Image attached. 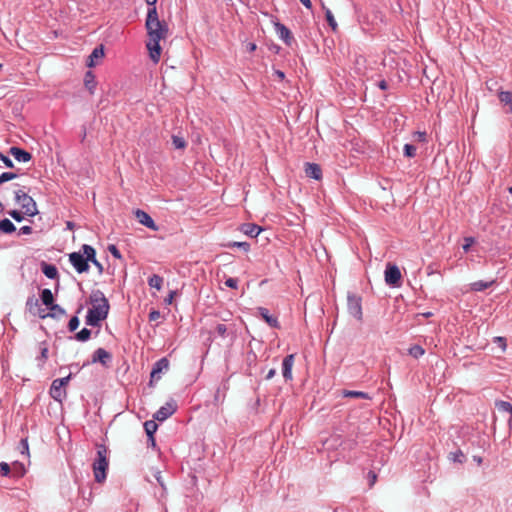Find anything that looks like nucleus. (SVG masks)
I'll return each instance as SVG.
<instances>
[{"label":"nucleus","mask_w":512,"mask_h":512,"mask_svg":"<svg viewBox=\"0 0 512 512\" xmlns=\"http://www.w3.org/2000/svg\"><path fill=\"white\" fill-rule=\"evenodd\" d=\"M90 336H91V331L87 328H83L81 331H79L75 335V338L78 341L84 342V341H87L90 338Z\"/></svg>","instance_id":"c9c22d12"},{"label":"nucleus","mask_w":512,"mask_h":512,"mask_svg":"<svg viewBox=\"0 0 512 512\" xmlns=\"http://www.w3.org/2000/svg\"><path fill=\"white\" fill-rule=\"evenodd\" d=\"M41 300L48 308L54 304V297L50 289H44L41 292Z\"/></svg>","instance_id":"cd10ccee"},{"label":"nucleus","mask_w":512,"mask_h":512,"mask_svg":"<svg viewBox=\"0 0 512 512\" xmlns=\"http://www.w3.org/2000/svg\"><path fill=\"white\" fill-rule=\"evenodd\" d=\"M305 173L307 177L315 180H320L322 178L321 167L316 163H306Z\"/></svg>","instance_id":"2eb2a0df"},{"label":"nucleus","mask_w":512,"mask_h":512,"mask_svg":"<svg viewBox=\"0 0 512 512\" xmlns=\"http://www.w3.org/2000/svg\"><path fill=\"white\" fill-rule=\"evenodd\" d=\"M496 341L501 345L502 349L506 348V341L503 337H496Z\"/></svg>","instance_id":"bf43d9fd"},{"label":"nucleus","mask_w":512,"mask_h":512,"mask_svg":"<svg viewBox=\"0 0 512 512\" xmlns=\"http://www.w3.org/2000/svg\"><path fill=\"white\" fill-rule=\"evenodd\" d=\"M90 303L92 307L88 310L86 323L90 326L97 327L100 325L101 321L107 318L110 305L107 298L100 290L92 292L90 295Z\"/></svg>","instance_id":"f03ea898"},{"label":"nucleus","mask_w":512,"mask_h":512,"mask_svg":"<svg viewBox=\"0 0 512 512\" xmlns=\"http://www.w3.org/2000/svg\"><path fill=\"white\" fill-rule=\"evenodd\" d=\"M17 177L15 173L4 172L0 175V184H3L7 181L13 180Z\"/></svg>","instance_id":"ea45409f"},{"label":"nucleus","mask_w":512,"mask_h":512,"mask_svg":"<svg viewBox=\"0 0 512 512\" xmlns=\"http://www.w3.org/2000/svg\"><path fill=\"white\" fill-rule=\"evenodd\" d=\"M172 143L175 149H185L187 145L185 139L177 135L172 136Z\"/></svg>","instance_id":"f704fd0d"},{"label":"nucleus","mask_w":512,"mask_h":512,"mask_svg":"<svg viewBox=\"0 0 512 512\" xmlns=\"http://www.w3.org/2000/svg\"><path fill=\"white\" fill-rule=\"evenodd\" d=\"M145 1H146V3H147V4L150 6V8H151V7H156L155 5H156V3H157V1H158V0H145Z\"/></svg>","instance_id":"774afa93"},{"label":"nucleus","mask_w":512,"mask_h":512,"mask_svg":"<svg viewBox=\"0 0 512 512\" xmlns=\"http://www.w3.org/2000/svg\"><path fill=\"white\" fill-rule=\"evenodd\" d=\"M15 200L26 216L33 217L38 214L36 202L25 191L17 190L15 192Z\"/></svg>","instance_id":"20e7f679"},{"label":"nucleus","mask_w":512,"mask_h":512,"mask_svg":"<svg viewBox=\"0 0 512 512\" xmlns=\"http://www.w3.org/2000/svg\"><path fill=\"white\" fill-rule=\"evenodd\" d=\"M0 474L3 477L11 476V466L6 462L0 463Z\"/></svg>","instance_id":"58836bf2"},{"label":"nucleus","mask_w":512,"mask_h":512,"mask_svg":"<svg viewBox=\"0 0 512 512\" xmlns=\"http://www.w3.org/2000/svg\"><path fill=\"white\" fill-rule=\"evenodd\" d=\"M9 154H11L18 162H28L32 158V155L29 152L19 147H11L9 149Z\"/></svg>","instance_id":"dca6fc26"},{"label":"nucleus","mask_w":512,"mask_h":512,"mask_svg":"<svg viewBox=\"0 0 512 512\" xmlns=\"http://www.w3.org/2000/svg\"><path fill=\"white\" fill-rule=\"evenodd\" d=\"M225 285L229 288L236 289L238 287V280L236 278H228Z\"/></svg>","instance_id":"8fccbe9b"},{"label":"nucleus","mask_w":512,"mask_h":512,"mask_svg":"<svg viewBox=\"0 0 512 512\" xmlns=\"http://www.w3.org/2000/svg\"><path fill=\"white\" fill-rule=\"evenodd\" d=\"M31 233H32V227H30V226H23L19 230V234L29 235Z\"/></svg>","instance_id":"5fc2aeb1"},{"label":"nucleus","mask_w":512,"mask_h":512,"mask_svg":"<svg viewBox=\"0 0 512 512\" xmlns=\"http://www.w3.org/2000/svg\"><path fill=\"white\" fill-rule=\"evenodd\" d=\"M69 261L78 273H84L89 270L87 259L80 252H73L69 254Z\"/></svg>","instance_id":"0eeeda50"},{"label":"nucleus","mask_w":512,"mask_h":512,"mask_svg":"<svg viewBox=\"0 0 512 512\" xmlns=\"http://www.w3.org/2000/svg\"><path fill=\"white\" fill-rule=\"evenodd\" d=\"M104 55L105 53L103 45L96 47L87 59V66L90 68L96 66L98 61L104 58Z\"/></svg>","instance_id":"4468645a"},{"label":"nucleus","mask_w":512,"mask_h":512,"mask_svg":"<svg viewBox=\"0 0 512 512\" xmlns=\"http://www.w3.org/2000/svg\"><path fill=\"white\" fill-rule=\"evenodd\" d=\"M174 296H175V292L171 291L169 296L165 299V302L168 303V304H171L172 301H173Z\"/></svg>","instance_id":"e2e57ef3"},{"label":"nucleus","mask_w":512,"mask_h":512,"mask_svg":"<svg viewBox=\"0 0 512 512\" xmlns=\"http://www.w3.org/2000/svg\"><path fill=\"white\" fill-rule=\"evenodd\" d=\"M497 94H498L499 101L503 105L508 106L507 112L512 114V92L499 90Z\"/></svg>","instance_id":"6ab92c4d"},{"label":"nucleus","mask_w":512,"mask_h":512,"mask_svg":"<svg viewBox=\"0 0 512 512\" xmlns=\"http://www.w3.org/2000/svg\"><path fill=\"white\" fill-rule=\"evenodd\" d=\"M274 75L279 79V80H283L285 78V74L284 72L280 71V70H276L274 72Z\"/></svg>","instance_id":"052dcab7"},{"label":"nucleus","mask_w":512,"mask_h":512,"mask_svg":"<svg viewBox=\"0 0 512 512\" xmlns=\"http://www.w3.org/2000/svg\"><path fill=\"white\" fill-rule=\"evenodd\" d=\"M18 449L21 454L29 456L28 438H22L19 442Z\"/></svg>","instance_id":"e433bc0d"},{"label":"nucleus","mask_w":512,"mask_h":512,"mask_svg":"<svg viewBox=\"0 0 512 512\" xmlns=\"http://www.w3.org/2000/svg\"><path fill=\"white\" fill-rule=\"evenodd\" d=\"M166 419L167 418H154L152 420H148V421L144 422L143 427H144L146 435L147 436L154 435L155 432L157 431L158 423L155 420H157L159 422H163Z\"/></svg>","instance_id":"a211bd4d"},{"label":"nucleus","mask_w":512,"mask_h":512,"mask_svg":"<svg viewBox=\"0 0 512 512\" xmlns=\"http://www.w3.org/2000/svg\"><path fill=\"white\" fill-rule=\"evenodd\" d=\"M51 317H61L66 314V311L58 304H53L49 307Z\"/></svg>","instance_id":"72a5a7b5"},{"label":"nucleus","mask_w":512,"mask_h":512,"mask_svg":"<svg viewBox=\"0 0 512 512\" xmlns=\"http://www.w3.org/2000/svg\"><path fill=\"white\" fill-rule=\"evenodd\" d=\"M409 355H411L413 358H420L425 354V350L420 345H413L408 350Z\"/></svg>","instance_id":"473e14b6"},{"label":"nucleus","mask_w":512,"mask_h":512,"mask_svg":"<svg viewBox=\"0 0 512 512\" xmlns=\"http://www.w3.org/2000/svg\"><path fill=\"white\" fill-rule=\"evenodd\" d=\"M306 8L311 9L312 3L310 0H299Z\"/></svg>","instance_id":"0e129e2a"},{"label":"nucleus","mask_w":512,"mask_h":512,"mask_svg":"<svg viewBox=\"0 0 512 512\" xmlns=\"http://www.w3.org/2000/svg\"><path fill=\"white\" fill-rule=\"evenodd\" d=\"M159 318H160V312L159 311L153 310V311H151L149 313V320L150 321H156Z\"/></svg>","instance_id":"864d4df0"},{"label":"nucleus","mask_w":512,"mask_h":512,"mask_svg":"<svg viewBox=\"0 0 512 512\" xmlns=\"http://www.w3.org/2000/svg\"><path fill=\"white\" fill-rule=\"evenodd\" d=\"M82 251V255H84V259H87V262L94 261V259L96 258V251L92 246L84 244L82 246Z\"/></svg>","instance_id":"c756f323"},{"label":"nucleus","mask_w":512,"mask_h":512,"mask_svg":"<svg viewBox=\"0 0 512 512\" xmlns=\"http://www.w3.org/2000/svg\"><path fill=\"white\" fill-rule=\"evenodd\" d=\"M169 369V361L167 358L159 359L153 366L150 373V384L157 382L161 379V373Z\"/></svg>","instance_id":"6e6552de"},{"label":"nucleus","mask_w":512,"mask_h":512,"mask_svg":"<svg viewBox=\"0 0 512 512\" xmlns=\"http://www.w3.org/2000/svg\"><path fill=\"white\" fill-rule=\"evenodd\" d=\"M276 374V370L275 369H270L266 375V379L267 380H270L272 379Z\"/></svg>","instance_id":"680f3d73"},{"label":"nucleus","mask_w":512,"mask_h":512,"mask_svg":"<svg viewBox=\"0 0 512 512\" xmlns=\"http://www.w3.org/2000/svg\"><path fill=\"white\" fill-rule=\"evenodd\" d=\"M343 397H349V398H355V399H365V400H371V396L362 391H354V390H343L342 391Z\"/></svg>","instance_id":"5701e85b"},{"label":"nucleus","mask_w":512,"mask_h":512,"mask_svg":"<svg viewBox=\"0 0 512 512\" xmlns=\"http://www.w3.org/2000/svg\"><path fill=\"white\" fill-rule=\"evenodd\" d=\"M276 31L279 37L287 44L290 43L292 36L290 30L281 23H275Z\"/></svg>","instance_id":"aec40b11"},{"label":"nucleus","mask_w":512,"mask_h":512,"mask_svg":"<svg viewBox=\"0 0 512 512\" xmlns=\"http://www.w3.org/2000/svg\"><path fill=\"white\" fill-rule=\"evenodd\" d=\"M495 283V280H491V281H488V282H484V281H476V282H473L470 284V289L472 291H476V292H479V291H483L489 287H491L493 284Z\"/></svg>","instance_id":"a878e982"},{"label":"nucleus","mask_w":512,"mask_h":512,"mask_svg":"<svg viewBox=\"0 0 512 512\" xmlns=\"http://www.w3.org/2000/svg\"><path fill=\"white\" fill-rule=\"evenodd\" d=\"M112 360V355L103 348H98L92 357V362L101 363L104 367H109Z\"/></svg>","instance_id":"f8f14e48"},{"label":"nucleus","mask_w":512,"mask_h":512,"mask_svg":"<svg viewBox=\"0 0 512 512\" xmlns=\"http://www.w3.org/2000/svg\"><path fill=\"white\" fill-rule=\"evenodd\" d=\"M325 16L328 24L332 27L333 30H335L337 27V23L333 17L332 12L329 9H326Z\"/></svg>","instance_id":"a19ab883"},{"label":"nucleus","mask_w":512,"mask_h":512,"mask_svg":"<svg viewBox=\"0 0 512 512\" xmlns=\"http://www.w3.org/2000/svg\"><path fill=\"white\" fill-rule=\"evenodd\" d=\"M134 215L138 222L145 227L153 230L158 231V226L155 224L154 220L143 210L137 209L134 211Z\"/></svg>","instance_id":"9d476101"},{"label":"nucleus","mask_w":512,"mask_h":512,"mask_svg":"<svg viewBox=\"0 0 512 512\" xmlns=\"http://www.w3.org/2000/svg\"><path fill=\"white\" fill-rule=\"evenodd\" d=\"M108 251L117 259H121L122 258V255L119 251V249L114 245V244H110L108 246Z\"/></svg>","instance_id":"a18cd8bd"},{"label":"nucleus","mask_w":512,"mask_h":512,"mask_svg":"<svg viewBox=\"0 0 512 512\" xmlns=\"http://www.w3.org/2000/svg\"><path fill=\"white\" fill-rule=\"evenodd\" d=\"M412 140L415 142H425L426 141V133L421 131H416L412 134Z\"/></svg>","instance_id":"79ce46f5"},{"label":"nucleus","mask_w":512,"mask_h":512,"mask_svg":"<svg viewBox=\"0 0 512 512\" xmlns=\"http://www.w3.org/2000/svg\"><path fill=\"white\" fill-rule=\"evenodd\" d=\"M69 376L64 378L55 379L50 387V395L57 401H61L65 396L64 386L68 384Z\"/></svg>","instance_id":"423d86ee"},{"label":"nucleus","mask_w":512,"mask_h":512,"mask_svg":"<svg viewBox=\"0 0 512 512\" xmlns=\"http://www.w3.org/2000/svg\"><path fill=\"white\" fill-rule=\"evenodd\" d=\"M495 407L499 413L512 415V404L506 401H496Z\"/></svg>","instance_id":"bb28decb"},{"label":"nucleus","mask_w":512,"mask_h":512,"mask_svg":"<svg viewBox=\"0 0 512 512\" xmlns=\"http://www.w3.org/2000/svg\"><path fill=\"white\" fill-rule=\"evenodd\" d=\"M464 241H465V244L463 245V250H464L465 252H468V251H469V249H470V247H471V245H473V244H474L475 240H474V238H473V237H466V238L464 239Z\"/></svg>","instance_id":"de8ad7c7"},{"label":"nucleus","mask_w":512,"mask_h":512,"mask_svg":"<svg viewBox=\"0 0 512 512\" xmlns=\"http://www.w3.org/2000/svg\"><path fill=\"white\" fill-rule=\"evenodd\" d=\"M379 88L382 90H386L388 88V84L385 80L379 82Z\"/></svg>","instance_id":"69168bd1"},{"label":"nucleus","mask_w":512,"mask_h":512,"mask_svg":"<svg viewBox=\"0 0 512 512\" xmlns=\"http://www.w3.org/2000/svg\"><path fill=\"white\" fill-rule=\"evenodd\" d=\"M42 272L49 279H55L58 276V270L52 264L43 263Z\"/></svg>","instance_id":"393cba45"},{"label":"nucleus","mask_w":512,"mask_h":512,"mask_svg":"<svg viewBox=\"0 0 512 512\" xmlns=\"http://www.w3.org/2000/svg\"><path fill=\"white\" fill-rule=\"evenodd\" d=\"M258 313L263 318V320L271 327L273 328H279V322L276 317L269 314L268 309L264 307L258 308Z\"/></svg>","instance_id":"f3484780"},{"label":"nucleus","mask_w":512,"mask_h":512,"mask_svg":"<svg viewBox=\"0 0 512 512\" xmlns=\"http://www.w3.org/2000/svg\"><path fill=\"white\" fill-rule=\"evenodd\" d=\"M84 85L90 94H94L96 89L95 75L92 71H87L84 77Z\"/></svg>","instance_id":"4be33fe9"},{"label":"nucleus","mask_w":512,"mask_h":512,"mask_svg":"<svg viewBox=\"0 0 512 512\" xmlns=\"http://www.w3.org/2000/svg\"><path fill=\"white\" fill-rule=\"evenodd\" d=\"M147 446L156 449L157 444L154 435L147 436Z\"/></svg>","instance_id":"603ef678"},{"label":"nucleus","mask_w":512,"mask_h":512,"mask_svg":"<svg viewBox=\"0 0 512 512\" xmlns=\"http://www.w3.org/2000/svg\"><path fill=\"white\" fill-rule=\"evenodd\" d=\"M148 284L152 288L161 290L162 285H163V278L159 275L154 274L151 277H149Z\"/></svg>","instance_id":"2f4dec72"},{"label":"nucleus","mask_w":512,"mask_h":512,"mask_svg":"<svg viewBox=\"0 0 512 512\" xmlns=\"http://www.w3.org/2000/svg\"><path fill=\"white\" fill-rule=\"evenodd\" d=\"M0 160L5 164L6 167L13 168L14 165H13L12 160L9 157L2 154L1 152H0Z\"/></svg>","instance_id":"09e8293b"},{"label":"nucleus","mask_w":512,"mask_h":512,"mask_svg":"<svg viewBox=\"0 0 512 512\" xmlns=\"http://www.w3.org/2000/svg\"><path fill=\"white\" fill-rule=\"evenodd\" d=\"M404 155L408 158L414 157L416 155V147L412 144H405Z\"/></svg>","instance_id":"4c0bfd02"},{"label":"nucleus","mask_w":512,"mask_h":512,"mask_svg":"<svg viewBox=\"0 0 512 512\" xmlns=\"http://www.w3.org/2000/svg\"><path fill=\"white\" fill-rule=\"evenodd\" d=\"M79 323H80V321H79L78 317H76V316L72 317L68 323L69 330L75 331L78 328Z\"/></svg>","instance_id":"c03bdc74"},{"label":"nucleus","mask_w":512,"mask_h":512,"mask_svg":"<svg viewBox=\"0 0 512 512\" xmlns=\"http://www.w3.org/2000/svg\"><path fill=\"white\" fill-rule=\"evenodd\" d=\"M448 458H449V460L453 461L454 463H459V464H462L466 461V456L460 449H457L454 452H450Z\"/></svg>","instance_id":"c85d7f7f"},{"label":"nucleus","mask_w":512,"mask_h":512,"mask_svg":"<svg viewBox=\"0 0 512 512\" xmlns=\"http://www.w3.org/2000/svg\"><path fill=\"white\" fill-rule=\"evenodd\" d=\"M216 332L218 333L219 336L221 337H224L226 335V332H227V327L226 325L224 324H218L216 326Z\"/></svg>","instance_id":"3c124183"},{"label":"nucleus","mask_w":512,"mask_h":512,"mask_svg":"<svg viewBox=\"0 0 512 512\" xmlns=\"http://www.w3.org/2000/svg\"><path fill=\"white\" fill-rule=\"evenodd\" d=\"M295 356L293 354L287 355L282 362V375L286 381L293 379L292 368L294 366Z\"/></svg>","instance_id":"9b49d317"},{"label":"nucleus","mask_w":512,"mask_h":512,"mask_svg":"<svg viewBox=\"0 0 512 512\" xmlns=\"http://www.w3.org/2000/svg\"><path fill=\"white\" fill-rule=\"evenodd\" d=\"M41 359L42 361H46L48 359V347L45 345L41 348Z\"/></svg>","instance_id":"6e6d98bb"},{"label":"nucleus","mask_w":512,"mask_h":512,"mask_svg":"<svg viewBox=\"0 0 512 512\" xmlns=\"http://www.w3.org/2000/svg\"><path fill=\"white\" fill-rule=\"evenodd\" d=\"M8 214L17 222H21L23 220V215H25L22 211L18 210H11L8 212Z\"/></svg>","instance_id":"37998d69"},{"label":"nucleus","mask_w":512,"mask_h":512,"mask_svg":"<svg viewBox=\"0 0 512 512\" xmlns=\"http://www.w3.org/2000/svg\"><path fill=\"white\" fill-rule=\"evenodd\" d=\"M261 230H262L261 227H259L256 224H252V223H246V224H243V226H242V232L251 237L258 236L259 233L261 232Z\"/></svg>","instance_id":"b1692460"},{"label":"nucleus","mask_w":512,"mask_h":512,"mask_svg":"<svg viewBox=\"0 0 512 512\" xmlns=\"http://www.w3.org/2000/svg\"><path fill=\"white\" fill-rule=\"evenodd\" d=\"M178 410V404L175 400L171 399L165 403L154 416H172Z\"/></svg>","instance_id":"ddd939ff"},{"label":"nucleus","mask_w":512,"mask_h":512,"mask_svg":"<svg viewBox=\"0 0 512 512\" xmlns=\"http://www.w3.org/2000/svg\"><path fill=\"white\" fill-rule=\"evenodd\" d=\"M25 473H26V469H25L24 464H22L21 462H18V461H15L12 463L11 477H13L15 479H20L25 475Z\"/></svg>","instance_id":"412c9836"},{"label":"nucleus","mask_w":512,"mask_h":512,"mask_svg":"<svg viewBox=\"0 0 512 512\" xmlns=\"http://www.w3.org/2000/svg\"><path fill=\"white\" fill-rule=\"evenodd\" d=\"M91 263H93L97 267L99 273L103 272V266L96 258L94 259V261H91Z\"/></svg>","instance_id":"13d9d810"},{"label":"nucleus","mask_w":512,"mask_h":512,"mask_svg":"<svg viewBox=\"0 0 512 512\" xmlns=\"http://www.w3.org/2000/svg\"><path fill=\"white\" fill-rule=\"evenodd\" d=\"M16 230L15 225L9 219L0 221V231L6 234L12 233Z\"/></svg>","instance_id":"7c9ffc66"},{"label":"nucleus","mask_w":512,"mask_h":512,"mask_svg":"<svg viewBox=\"0 0 512 512\" xmlns=\"http://www.w3.org/2000/svg\"><path fill=\"white\" fill-rule=\"evenodd\" d=\"M367 478L369 481V486L372 487L377 481V474L374 471L370 470L367 474Z\"/></svg>","instance_id":"49530a36"},{"label":"nucleus","mask_w":512,"mask_h":512,"mask_svg":"<svg viewBox=\"0 0 512 512\" xmlns=\"http://www.w3.org/2000/svg\"><path fill=\"white\" fill-rule=\"evenodd\" d=\"M145 28L148 36L146 47L149 52V57L154 63H158L162 52L160 41L168 38L169 26L164 20L159 19L156 7L148 9Z\"/></svg>","instance_id":"f257e3e1"},{"label":"nucleus","mask_w":512,"mask_h":512,"mask_svg":"<svg viewBox=\"0 0 512 512\" xmlns=\"http://www.w3.org/2000/svg\"><path fill=\"white\" fill-rule=\"evenodd\" d=\"M348 311L358 320L362 319L361 299L357 296H348Z\"/></svg>","instance_id":"1a4fd4ad"},{"label":"nucleus","mask_w":512,"mask_h":512,"mask_svg":"<svg viewBox=\"0 0 512 512\" xmlns=\"http://www.w3.org/2000/svg\"><path fill=\"white\" fill-rule=\"evenodd\" d=\"M401 272L398 266L388 263L385 270V282L394 287L401 285Z\"/></svg>","instance_id":"39448f33"},{"label":"nucleus","mask_w":512,"mask_h":512,"mask_svg":"<svg viewBox=\"0 0 512 512\" xmlns=\"http://www.w3.org/2000/svg\"><path fill=\"white\" fill-rule=\"evenodd\" d=\"M231 246H237V247L243 248L246 251H248V249H249V244L246 242H234Z\"/></svg>","instance_id":"4d7b16f0"},{"label":"nucleus","mask_w":512,"mask_h":512,"mask_svg":"<svg viewBox=\"0 0 512 512\" xmlns=\"http://www.w3.org/2000/svg\"><path fill=\"white\" fill-rule=\"evenodd\" d=\"M93 473L97 483H103L107 477L109 461L107 459V448L105 445H98L97 457L93 462Z\"/></svg>","instance_id":"7ed1b4c3"},{"label":"nucleus","mask_w":512,"mask_h":512,"mask_svg":"<svg viewBox=\"0 0 512 512\" xmlns=\"http://www.w3.org/2000/svg\"><path fill=\"white\" fill-rule=\"evenodd\" d=\"M247 48H248V50H249L250 52H253V51H255V50H256L257 46H256V44H255V43H249V44H248V46H247Z\"/></svg>","instance_id":"338daca9"}]
</instances>
